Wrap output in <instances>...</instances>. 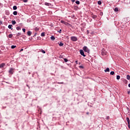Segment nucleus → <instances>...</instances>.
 Listing matches in <instances>:
<instances>
[{
    "instance_id": "29",
    "label": "nucleus",
    "mask_w": 130,
    "mask_h": 130,
    "mask_svg": "<svg viewBox=\"0 0 130 130\" xmlns=\"http://www.w3.org/2000/svg\"><path fill=\"white\" fill-rule=\"evenodd\" d=\"M98 5H101L102 4V2L100 1H98Z\"/></svg>"
},
{
    "instance_id": "35",
    "label": "nucleus",
    "mask_w": 130,
    "mask_h": 130,
    "mask_svg": "<svg viewBox=\"0 0 130 130\" xmlns=\"http://www.w3.org/2000/svg\"><path fill=\"white\" fill-rule=\"evenodd\" d=\"M23 3H27L28 2V0H22Z\"/></svg>"
},
{
    "instance_id": "11",
    "label": "nucleus",
    "mask_w": 130,
    "mask_h": 130,
    "mask_svg": "<svg viewBox=\"0 0 130 130\" xmlns=\"http://www.w3.org/2000/svg\"><path fill=\"white\" fill-rule=\"evenodd\" d=\"M12 27H13V25L12 24H9L8 25L9 29H11V30H13V28H12Z\"/></svg>"
},
{
    "instance_id": "41",
    "label": "nucleus",
    "mask_w": 130,
    "mask_h": 130,
    "mask_svg": "<svg viewBox=\"0 0 130 130\" xmlns=\"http://www.w3.org/2000/svg\"><path fill=\"white\" fill-rule=\"evenodd\" d=\"M71 2H72V3H75V2H76V0H71Z\"/></svg>"
},
{
    "instance_id": "19",
    "label": "nucleus",
    "mask_w": 130,
    "mask_h": 130,
    "mask_svg": "<svg viewBox=\"0 0 130 130\" xmlns=\"http://www.w3.org/2000/svg\"><path fill=\"white\" fill-rule=\"evenodd\" d=\"M126 121L127 122V123H130L129 118L126 117Z\"/></svg>"
},
{
    "instance_id": "2",
    "label": "nucleus",
    "mask_w": 130,
    "mask_h": 130,
    "mask_svg": "<svg viewBox=\"0 0 130 130\" xmlns=\"http://www.w3.org/2000/svg\"><path fill=\"white\" fill-rule=\"evenodd\" d=\"M71 40L72 41H74V42L76 41H78V38L77 37H75V36L71 37Z\"/></svg>"
},
{
    "instance_id": "20",
    "label": "nucleus",
    "mask_w": 130,
    "mask_h": 130,
    "mask_svg": "<svg viewBox=\"0 0 130 130\" xmlns=\"http://www.w3.org/2000/svg\"><path fill=\"white\" fill-rule=\"evenodd\" d=\"M16 30H17V31L21 30V27L20 26L16 27Z\"/></svg>"
},
{
    "instance_id": "30",
    "label": "nucleus",
    "mask_w": 130,
    "mask_h": 130,
    "mask_svg": "<svg viewBox=\"0 0 130 130\" xmlns=\"http://www.w3.org/2000/svg\"><path fill=\"white\" fill-rule=\"evenodd\" d=\"M8 37L9 38H12V37H13V35L12 34L9 35Z\"/></svg>"
},
{
    "instance_id": "9",
    "label": "nucleus",
    "mask_w": 130,
    "mask_h": 130,
    "mask_svg": "<svg viewBox=\"0 0 130 130\" xmlns=\"http://www.w3.org/2000/svg\"><path fill=\"white\" fill-rule=\"evenodd\" d=\"M31 34H32V32L30 31H28L27 32V36H31Z\"/></svg>"
},
{
    "instance_id": "48",
    "label": "nucleus",
    "mask_w": 130,
    "mask_h": 130,
    "mask_svg": "<svg viewBox=\"0 0 130 130\" xmlns=\"http://www.w3.org/2000/svg\"><path fill=\"white\" fill-rule=\"evenodd\" d=\"M128 86L130 88V83L128 85Z\"/></svg>"
},
{
    "instance_id": "8",
    "label": "nucleus",
    "mask_w": 130,
    "mask_h": 130,
    "mask_svg": "<svg viewBox=\"0 0 130 130\" xmlns=\"http://www.w3.org/2000/svg\"><path fill=\"white\" fill-rule=\"evenodd\" d=\"M5 66H6V64H5V63H2L0 64V69H2V68H4Z\"/></svg>"
},
{
    "instance_id": "53",
    "label": "nucleus",
    "mask_w": 130,
    "mask_h": 130,
    "mask_svg": "<svg viewBox=\"0 0 130 130\" xmlns=\"http://www.w3.org/2000/svg\"><path fill=\"white\" fill-rule=\"evenodd\" d=\"M51 75H53V74H52V73H51Z\"/></svg>"
},
{
    "instance_id": "10",
    "label": "nucleus",
    "mask_w": 130,
    "mask_h": 130,
    "mask_svg": "<svg viewBox=\"0 0 130 130\" xmlns=\"http://www.w3.org/2000/svg\"><path fill=\"white\" fill-rule=\"evenodd\" d=\"M102 55H106L107 54V53L106 52H104V51H102Z\"/></svg>"
},
{
    "instance_id": "4",
    "label": "nucleus",
    "mask_w": 130,
    "mask_h": 130,
    "mask_svg": "<svg viewBox=\"0 0 130 130\" xmlns=\"http://www.w3.org/2000/svg\"><path fill=\"white\" fill-rule=\"evenodd\" d=\"M80 53L81 55H82L84 57H86V55H85V53L84 52V51L83 50H80Z\"/></svg>"
},
{
    "instance_id": "50",
    "label": "nucleus",
    "mask_w": 130,
    "mask_h": 130,
    "mask_svg": "<svg viewBox=\"0 0 130 130\" xmlns=\"http://www.w3.org/2000/svg\"><path fill=\"white\" fill-rule=\"evenodd\" d=\"M127 93L130 94V91H128Z\"/></svg>"
},
{
    "instance_id": "22",
    "label": "nucleus",
    "mask_w": 130,
    "mask_h": 130,
    "mask_svg": "<svg viewBox=\"0 0 130 130\" xmlns=\"http://www.w3.org/2000/svg\"><path fill=\"white\" fill-rule=\"evenodd\" d=\"M114 11L115 12H118V8L117 7H116L114 8Z\"/></svg>"
},
{
    "instance_id": "27",
    "label": "nucleus",
    "mask_w": 130,
    "mask_h": 130,
    "mask_svg": "<svg viewBox=\"0 0 130 130\" xmlns=\"http://www.w3.org/2000/svg\"><path fill=\"white\" fill-rule=\"evenodd\" d=\"M116 79H117V80H119V79H120V76L117 75L116 76Z\"/></svg>"
},
{
    "instance_id": "39",
    "label": "nucleus",
    "mask_w": 130,
    "mask_h": 130,
    "mask_svg": "<svg viewBox=\"0 0 130 130\" xmlns=\"http://www.w3.org/2000/svg\"><path fill=\"white\" fill-rule=\"evenodd\" d=\"M58 33H61V29H59V31H57Z\"/></svg>"
},
{
    "instance_id": "26",
    "label": "nucleus",
    "mask_w": 130,
    "mask_h": 130,
    "mask_svg": "<svg viewBox=\"0 0 130 130\" xmlns=\"http://www.w3.org/2000/svg\"><path fill=\"white\" fill-rule=\"evenodd\" d=\"M75 3L76 4V5H80V1H76Z\"/></svg>"
},
{
    "instance_id": "42",
    "label": "nucleus",
    "mask_w": 130,
    "mask_h": 130,
    "mask_svg": "<svg viewBox=\"0 0 130 130\" xmlns=\"http://www.w3.org/2000/svg\"><path fill=\"white\" fill-rule=\"evenodd\" d=\"M37 35V33L36 32V33L35 34L34 36V37H35V36H36Z\"/></svg>"
},
{
    "instance_id": "36",
    "label": "nucleus",
    "mask_w": 130,
    "mask_h": 130,
    "mask_svg": "<svg viewBox=\"0 0 130 130\" xmlns=\"http://www.w3.org/2000/svg\"><path fill=\"white\" fill-rule=\"evenodd\" d=\"M40 39H41V38L40 37H37V40H40Z\"/></svg>"
},
{
    "instance_id": "44",
    "label": "nucleus",
    "mask_w": 130,
    "mask_h": 130,
    "mask_svg": "<svg viewBox=\"0 0 130 130\" xmlns=\"http://www.w3.org/2000/svg\"><path fill=\"white\" fill-rule=\"evenodd\" d=\"M59 58H62V56L60 55V56H59Z\"/></svg>"
},
{
    "instance_id": "23",
    "label": "nucleus",
    "mask_w": 130,
    "mask_h": 130,
    "mask_svg": "<svg viewBox=\"0 0 130 130\" xmlns=\"http://www.w3.org/2000/svg\"><path fill=\"white\" fill-rule=\"evenodd\" d=\"M41 52H42V53H46V52H45V51H44L43 49H41Z\"/></svg>"
},
{
    "instance_id": "5",
    "label": "nucleus",
    "mask_w": 130,
    "mask_h": 130,
    "mask_svg": "<svg viewBox=\"0 0 130 130\" xmlns=\"http://www.w3.org/2000/svg\"><path fill=\"white\" fill-rule=\"evenodd\" d=\"M60 23H61V24H64V25H69V26H72V25H71V24L68 23V22H66L64 21L63 20H61L60 21Z\"/></svg>"
},
{
    "instance_id": "6",
    "label": "nucleus",
    "mask_w": 130,
    "mask_h": 130,
    "mask_svg": "<svg viewBox=\"0 0 130 130\" xmlns=\"http://www.w3.org/2000/svg\"><path fill=\"white\" fill-rule=\"evenodd\" d=\"M91 17L92 18V19H94V20H95V19H97V15H95L93 14L91 15Z\"/></svg>"
},
{
    "instance_id": "37",
    "label": "nucleus",
    "mask_w": 130,
    "mask_h": 130,
    "mask_svg": "<svg viewBox=\"0 0 130 130\" xmlns=\"http://www.w3.org/2000/svg\"><path fill=\"white\" fill-rule=\"evenodd\" d=\"M35 30L36 31H39V28L36 27Z\"/></svg>"
},
{
    "instance_id": "7",
    "label": "nucleus",
    "mask_w": 130,
    "mask_h": 130,
    "mask_svg": "<svg viewBox=\"0 0 130 130\" xmlns=\"http://www.w3.org/2000/svg\"><path fill=\"white\" fill-rule=\"evenodd\" d=\"M45 5L47 6L48 7H49V6H51V4L47 3V2H45Z\"/></svg>"
},
{
    "instance_id": "12",
    "label": "nucleus",
    "mask_w": 130,
    "mask_h": 130,
    "mask_svg": "<svg viewBox=\"0 0 130 130\" xmlns=\"http://www.w3.org/2000/svg\"><path fill=\"white\" fill-rule=\"evenodd\" d=\"M105 73H107V72H110V69L109 68H107L105 70Z\"/></svg>"
},
{
    "instance_id": "24",
    "label": "nucleus",
    "mask_w": 130,
    "mask_h": 130,
    "mask_svg": "<svg viewBox=\"0 0 130 130\" xmlns=\"http://www.w3.org/2000/svg\"><path fill=\"white\" fill-rule=\"evenodd\" d=\"M63 60L65 62H68V61H69V60L66 58H63Z\"/></svg>"
},
{
    "instance_id": "45",
    "label": "nucleus",
    "mask_w": 130,
    "mask_h": 130,
    "mask_svg": "<svg viewBox=\"0 0 130 130\" xmlns=\"http://www.w3.org/2000/svg\"><path fill=\"white\" fill-rule=\"evenodd\" d=\"M127 110H128V111H129V108H128V107H127Z\"/></svg>"
},
{
    "instance_id": "16",
    "label": "nucleus",
    "mask_w": 130,
    "mask_h": 130,
    "mask_svg": "<svg viewBox=\"0 0 130 130\" xmlns=\"http://www.w3.org/2000/svg\"><path fill=\"white\" fill-rule=\"evenodd\" d=\"M50 39H51L52 40H55V37H54V36H52L50 37Z\"/></svg>"
},
{
    "instance_id": "43",
    "label": "nucleus",
    "mask_w": 130,
    "mask_h": 130,
    "mask_svg": "<svg viewBox=\"0 0 130 130\" xmlns=\"http://www.w3.org/2000/svg\"><path fill=\"white\" fill-rule=\"evenodd\" d=\"M23 50H24L23 49H21L20 50V52H21V51H23Z\"/></svg>"
},
{
    "instance_id": "21",
    "label": "nucleus",
    "mask_w": 130,
    "mask_h": 130,
    "mask_svg": "<svg viewBox=\"0 0 130 130\" xmlns=\"http://www.w3.org/2000/svg\"><path fill=\"white\" fill-rule=\"evenodd\" d=\"M16 47H17V46H15V45L11 46L12 49H14V48H16Z\"/></svg>"
},
{
    "instance_id": "28",
    "label": "nucleus",
    "mask_w": 130,
    "mask_h": 130,
    "mask_svg": "<svg viewBox=\"0 0 130 130\" xmlns=\"http://www.w3.org/2000/svg\"><path fill=\"white\" fill-rule=\"evenodd\" d=\"M126 79H127V80H130V76L126 75Z\"/></svg>"
},
{
    "instance_id": "34",
    "label": "nucleus",
    "mask_w": 130,
    "mask_h": 130,
    "mask_svg": "<svg viewBox=\"0 0 130 130\" xmlns=\"http://www.w3.org/2000/svg\"><path fill=\"white\" fill-rule=\"evenodd\" d=\"M57 84H61L63 85V84H64V83H63V82H57Z\"/></svg>"
},
{
    "instance_id": "18",
    "label": "nucleus",
    "mask_w": 130,
    "mask_h": 130,
    "mask_svg": "<svg viewBox=\"0 0 130 130\" xmlns=\"http://www.w3.org/2000/svg\"><path fill=\"white\" fill-rule=\"evenodd\" d=\"M12 24H13V25H16V21H15V20H12Z\"/></svg>"
},
{
    "instance_id": "31",
    "label": "nucleus",
    "mask_w": 130,
    "mask_h": 130,
    "mask_svg": "<svg viewBox=\"0 0 130 130\" xmlns=\"http://www.w3.org/2000/svg\"><path fill=\"white\" fill-rule=\"evenodd\" d=\"M21 32H18V33H17V34H16V36H21Z\"/></svg>"
},
{
    "instance_id": "25",
    "label": "nucleus",
    "mask_w": 130,
    "mask_h": 130,
    "mask_svg": "<svg viewBox=\"0 0 130 130\" xmlns=\"http://www.w3.org/2000/svg\"><path fill=\"white\" fill-rule=\"evenodd\" d=\"M115 73L114 72V71H111L110 72V75H112V76H113V75H114Z\"/></svg>"
},
{
    "instance_id": "17",
    "label": "nucleus",
    "mask_w": 130,
    "mask_h": 130,
    "mask_svg": "<svg viewBox=\"0 0 130 130\" xmlns=\"http://www.w3.org/2000/svg\"><path fill=\"white\" fill-rule=\"evenodd\" d=\"M17 9H18V8L17 7V6H13V9L14 11H16V10H17Z\"/></svg>"
},
{
    "instance_id": "46",
    "label": "nucleus",
    "mask_w": 130,
    "mask_h": 130,
    "mask_svg": "<svg viewBox=\"0 0 130 130\" xmlns=\"http://www.w3.org/2000/svg\"><path fill=\"white\" fill-rule=\"evenodd\" d=\"M75 63H76V64H78V61H75Z\"/></svg>"
},
{
    "instance_id": "1",
    "label": "nucleus",
    "mask_w": 130,
    "mask_h": 130,
    "mask_svg": "<svg viewBox=\"0 0 130 130\" xmlns=\"http://www.w3.org/2000/svg\"><path fill=\"white\" fill-rule=\"evenodd\" d=\"M14 71H15V69L13 68H10L8 71V73L9 74H10V75H13V74H14Z\"/></svg>"
},
{
    "instance_id": "3",
    "label": "nucleus",
    "mask_w": 130,
    "mask_h": 130,
    "mask_svg": "<svg viewBox=\"0 0 130 130\" xmlns=\"http://www.w3.org/2000/svg\"><path fill=\"white\" fill-rule=\"evenodd\" d=\"M83 49L85 52H90V50H89V48L87 46H84Z\"/></svg>"
},
{
    "instance_id": "33",
    "label": "nucleus",
    "mask_w": 130,
    "mask_h": 130,
    "mask_svg": "<svg viewBox=\"0 0 130 130\" xmlns=\"http://www.w3.org/2000/svg\"><path fill=\"white\" fill-rule=\"evenodd\" d=\"M109 118H110V117H109V116H107L106 117V119H107V120L109 119Z\"/></svg>"
},
{
    "instance_id": "14",
    "label": "nucleus",
    "mask_w": 130,
    "mask_h": 130,
    "mask_svg": "<svg viewBox=\"0 0 130 130\" xmlns=\"http://www.w3.org/2000/svg\"><path fill=\"white\" fill-rule=\"evenodd\" d=\"M41 36L42 37H44V36H45V32H43L42 33H41Z\"/></svg>"
},
{
    "instance_id": "52",
    "label": "nucleus",
    "mask_w": 130,
    "mask_h": 130,
    "mask_svg": "<svg viewBox=\"0 0 130 130\" xmlns=\"http://www.w3.org/2000/svg\"><path fill=\"white\" fill-rule=\"evenodd\" d=\"M2 53V50H0V54Z\"/></svg>"
},
{
    "instance_id": "38",
    "label": "nucleus",
    "mask_w": 130,
    "mask_h": 130,
    "mask_svg": "<svg viewBox=\"0 0 130 130\" xmlns=\"http://www.w3.org/2000/svg\"><path fill=\"white\" fill-rule=\"evenodd\" d=\"M23 32H26V29L25 28H22Z\"/></svg>"
},
{
    "instance_id": "13",
    "label": "nucleus",
    "mask_w": 130,
    "mask_h": 130,
    "mask_svg": "<svg viewBox=\"0 0 130 130\" xmlns=\"http://www.w3.org/2000/svg\"><path fill=\"white\" fill-rule=\"evenodd\" d=\"M13 14V15H14V16H17V15H18V12L14 11Z\"/></svg>"
},
{
    "instance_id": "49",
    "label": "nucleus",
    "mask_w": 130,
    "mask_h": 130,
    "mask_svg": "<svg viewBox=\"0 0 130 130\" xmlns=\"http://www.w3.org/2000/svg\"><path fill=\"white\" fill-rule=\"evenodd\" d=\"M86 114L88 115H89V112H86Z\"/></svg>"
},
{
    "instance_id": "40",
    "label": "nucleus",
    "mask_w": 130,
    "mask_h": 130,
    "mask_svg": "<svg viewBox=\"0 0 130 130\" xmlns=\"http://www.w3.org/2000/svg\"><path fill=\"white\" fill-rule=\"evenodd\" d=\"M128 128H130V123H128Z\"/></svg>"
},
{
    "instance_id": "32",
    "label": "nucleus",
    "mask_w": 130,
    "mask_h": 130,
    "mask_svg": "<svg viewBox=\"0 0 130 130\" xmlns=\"http://www.w3.org/2000/svg\"><path fill=\"white\" fill-rule=\"evenodd\" d=\"M79 68H80V69H84V66H79Z\"/></svg>"
},
{
    "instance_id": "15",
    "label": "nucleus",
    "mask_w": 130,
    "mask_h": 130,
    "mask_svg": "<svg viewBox=\"0 0 130 130\" xmlns=\"http://www.w3.org/2000/svg\"><path fill=\"white\" fill-rule=\"evenodd\" d=\"M59 46H63V43H62L61 42H60L58 43Z\"/></svg>"
},
{
    "instance_id": "47",
    "label": "nucleus",
    "mask_w": 130,
    "mask_h": 130,
    "mask_svg": "<svg viewBox=\"0 0 130 130\" xmlns=\"http://www.w3.org/2000/svg\"><path fill=\"white\" fill-rule=\"evenodd\" d=\"M89 30H87V34H89Z\"/></svg>"
},
{
    "instance_id": "51",
    "label": "nucleus",
    "mask_w": 130,
    "mask_h": 130,
    "mask_svg": "<svg viewBox=\"0 0 130 130\" xmlns=\"http://www.w3.org/2000/svg\"><path fill=\"white\" fill-rule=\"evenodd\" d=\"M103 12H101V15H103Z\"/></svg>"
}]
</instances>
